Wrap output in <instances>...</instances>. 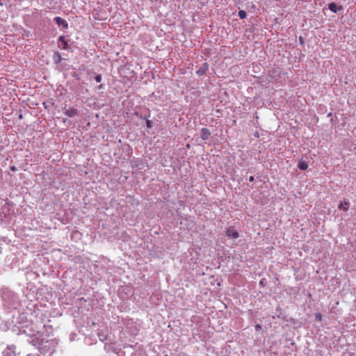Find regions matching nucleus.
I'll list each match as a JSON object with an SVG mask.
<instances>
[{"label": "nucleus", "instance_id": "7ed1b4c3", "mask_svg": "<svg viewBox=\"0 0 356 356\" xmlns=\"http://www.w3.org/2000/svg\"><path fill=\"white\" fill-rule=\"evenodd\" d=\"M54 22L58 25L62 26L63 29H67L68 28V23L66 20L63 19L60 17H56L54 18Z\"/></svg>", "mask_w": 356, "mask_h": 356}, {"label": "nucleus", "instance_id": "f8f14e48", "mask_svg": "<svg viewBox=\"0 0 356 356\" xmlns=\"http://www.w3.org/2000/svg\"><path fill=\"white\" fill-rule=\"evenodd\" d=\"M329 9L334 12V13H336L337 12V5L334 3H330L329 5Z\"/></svg>", "mask_w": 356, "mask_h": 356}, {"label": "nucleus", "instance_id": "4468645a", "mask_svg": "<svg viewBox=\"0 0 356 356\" xmlns=\"http://www.w3.org/2000/svg\"><path fill=\"white\" fill-rule=\"evenodd\" d=\"M321 317H322V316H321V314H319V313L316 314V318L317 320H318V321H321Z\"/></svg>", "mask_w": 356, "mask_h": 356}, {"label": "nucleus", "instance_id": "2eb2a0df", "mask_svg": "<svg viewBox=\"0 0 356 356\" xmlns=\"http://www.w3.org/2000/svg\"><path fill=\"white\" fill-rule=\"evenodd\" d=\"M255 329L257 331H259L261 329V326L260 325H257L255 326Z\"/></svg>", "mask_w": 356, "mask_h": 356}, {"label": "nucleus", "instance_id": "dca6fc26", "mask_svg": "<svg viewBox=\"0 0 356 356\" xmlns=\"http://www.w3.org/2000/svg\"><path fill=\"white\" fill-rule=\"evenodd\" d=\"M250 181H254V177L253 176H251L249 179Z\"/></svg>", "mask_w": 356, "mask_h": 356}, {"label": "nucleus", "instance_id": "39448f33", "mask_svg": "<svg viewBox=\"0 0 356 356\" xmlns=\"http://www.w3.org/2000/svg\"><path fill=\"white\" fill-rule=\"evenodd\" d=\"M211 132L207 128H202L200 131V136L203 140L209 139Z\"/></svg>", "mask_w": 356, "mask_h": 356}, {"label": "nucleus", "instance_id": "0eeeda50", "mask_svg": "<svg viewBox=\"0 0 356 356\" xmlns=\"http://www.w3.org/2000/svg\"><path fill=\"white\" fill-rule=\"evenodd\" d=\"M65 114L70 118H73L77 115V110L75 108H70L65 111Z\"/></svg>", "mask_w": 356, "mask_h": 356}, {"label": "nucleus", "instance_id": "9d476101", "mask_svg": "<svg viewBox=\"0 0 356 356\" xmlns=\"http://www.w3.org/2000/svg\"><path fill=\"white\" fill-rule=\"evenodd\" d=\"M348 202L345 201L343 202H341L340 204L339 205L338 208L339 209H343L344 211H348Z\"/></svg>", "mask_w": 356, "mask_h": 356}, {"label": "nucleus", "instance_id": "f3484780", "mask_svg": "<svg viewBox=\"0 0 356 356\" xmlns=\"http://www.w3.org/2000/svg\"><path fill=\"white\" fill-rule=\"evenodd\" d=\"M11 170H13V171L15 170V167H11Z\"/></svg>", "mask_w": 356, "mask_h": 356}, {"label": "nucleus", "instance_id": "f257e3e1", "mask_svg": "<svg viewBox=\"0 0 356 356\" xmlns=\"http://www.w3.org/2000/svg\"><path fill=\"white\" fill-rule=\"evenodd\" d=\"M57 343L54 340L47 341L42 347V352L44 356H51L56 351Z\"/></svg>", "mask_w": 356, "mask_h": 356}, {"label": "nucleus", "instance_id": "9b49d317", "mask_svg": "<svg viewBox=\"0 0 356 356\" xmlns=\"http://www.w3.org/2000/svg\"><path fill=\"white\" fill-rule=\"evenodd\" d=\"M247 16L246 12L245 10H241L238 11V17L241 19H245Z\"/></svg>", "mask_w": 356, "mask_h": 356}, {"label": "nucleus", "instance_id": "423d86ee", "mask_svg": "<svg viewBox=\"0 0 356 356\" xmlns=\"http://www.w3.org/2000/svg\"><path fill=\"white\" fill-rule=\"evenodd\" d=\"M209 68V65L207 63L202 64V65L196 71V73L199 76H202L205 74Z\"/></svg>", "mask_w": 356, "mask_h": 356}, {"label": "nucleus", "instance_id": "1a4fd4ad", "mask_svg": "<svg viewBox=\"0 0 356 356\" xmlns=\"http://www.w3.org/2000/svg\"><path fill=\"white\" fill-rule=\"evenodd\" d=\"M298 168L301 170H305L307 169L308 168V164L305 161H303V160H300L298 163Z\"/></svg>", "mask_w": 356, "mask_h": 356}, {"label": "nucleus", "instance_id": "a211bd4d", "mask_svg": "<svg viewBox=\"0 0 356 356\" xmlns=\"http://www.w3.org/2000/svg\"><path fill=\"white\" fill-rule=\"evenodd\" d=\"M300 41L301 43H302V37H300Z\"/></svg>", "mask_w": 356, "mask_h": 356}, {"label": "nucleus", "instance_id": "412c9836", "mask_svg": "<svg viewBox=\"0 0 356 356\" xmlns=\"http://www.w3.org/2000/svg\"><path fill=\"white\" fill-rule=\"evenodd\" d=\"M28 356H30V355H29Z\"/></svg>", "mask_w": 356, "mask_h": 356}, {"label": "nucleus", "instance_id": "ddd939ff", "mask_svg": "<svg viewBox=\"0 0 356 356\" xmlns=\"http://www.w3.org/2000/svg\"><path fill=\"white\" fill-rule=\"evenodd\" d=\"M95 81L97 82V83H99L102 81V76L101 75H97L95 78Z\"/></svg>", "mask_w": 356, "mask_h": 356}, {"label": "nucleus", "instance_id": "6e6552de", "mask_svg": "<svg viewBox=\"0 0 356 356\" xmlns=\"http://www.w3.org/2000/svg\"><path fill=\"white\" fill-rule=\"evenodd\" d=\"M58 42L60 43V44L63 45L62 48L63 49H66L67 47V42L65 40V38L63 35H61L58 38Z\"/></svg>", "mask_w": 356, "mask_h": 356}, {"label": "nucleus", "instance_id": "20e7f679", "mask_svg": "<svg viewBox=\"0 0 356 356\" xmlns=\"http://www.w3.org/2000/svg\"><path fill=\"white\" fill-rule=\"evenodd\" d=\"M226 234L227 236L233 238H237L239 237L238 232L234 230L232 227H229L227 229Z\"/></svg>", "mask_w": 356, "mask_h": 356}, {"label": "nucleus", "instance_id": "6ab92c4d", "mask_svg": "<svg viewBox=\"0 0 356 356\" xmlns=\"http://www.w3.org/2000/svg\"><path fill=\"white\" fill-rule=\"evenodd\" d=\"M147 126L149 125V120L147 121Z\"/></svg>", "mask_w": 356, "mask_h": 356}, {"label": "nucleus", "instance_id": "aec40b11", "mask_svg": "<svg viewBox=\"0 0 356 356\" xmlns=\"http://www.w3.org/2000/svg\"><path fill=\"white\" fill-rule=\"evenodd\" d=\"M102 88V85H100V86H99V88Z\"/></svg>", "mask_w": 356, "mask_h": 356}, {"label": "nucleus", "instance_id": "f03ea898", "mask_svg": "<svg viewBox=\"0 0 356 356\" xmlns=\"http://www.w3.org/2000/svg\"><path fill=\"white\" fill-rule=\"evenodd\" d=\"M3 356H17L16 347L15 346H9L3 351Z\"/></svg>", "mask_w": 356, "mask_h": 356}]
</instances>
